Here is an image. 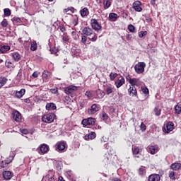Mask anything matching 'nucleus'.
<instances>
[{"instance_id": "obj_1", "label": "nucleus", "mask_w": 181, "mask_h": 181, "mask_svg": "<svg viewBox=\"0 0 181 181\" xmlns=\"http://www.w3.org/2000/svg\"><path fill=\"white\" fill-rule=\"evenodd\" d=\"M56 115H54V113H49L42 116V122H45L46 124H52V122L54 121Z\"/></svg>"}, {"instance_id": "obj_2", "label": "nucleus", "mask_w": 181, "mask_h": 181, "mask_svg": "<svg viewBox=\"0 0 181 181\" xmlns=\"http://www.w3.org/2000/svg\"><path fill=\"white\" fill-rule=\"evenodd\" d=\"M146 64L145 62H139L134 66V70L137 74H142L145 71Z\"/></svg>"}, {"instance_id": "obj_3", "label": "nucleus", "mask_w": 181, "mask_h": 181, "mask_svg": "<svg viewBox=\"0 0 181 181\" xmlns=\"http://www.w3.org/2000/svg\"><path fill=\"white\" fill-rule=\"evenodd\" d=\"M37 152H38L40 155H45V153H47V152H49V146L46 144H41L39 148H37Z\"/></svg>"}, {"instance_id": "obj_4", "label": "nucleus", "mask_w": 181, "mask_h": 181, "mask_svg": "<svg viewBox=\"0 0 181 181\" xmlns=\"http://www.w3.org/2000/svg\"><path fill=\"white\" fill-rule=\"evenodd\" d=\"M81 124L84 127L88 125H95V118L88 117L87 119H83L81 122Z\"/></svg>"}, {"instance_id": "obj_5", "label": "nucleus", "mask_w": 181, "mask_h": 181, "mask_svg": "<svg viewBox=\"0 0 181 181\" xmlns=\"http://www.w3.org/2000/svg\"><path fill=\"white\" fill-rule=\"evenodd\" d=\"M90 25L92 26V29H94V30H101L103 29V26L96 19H91Z\"/></svg>"}, {"instance_id": "obj_6", "label": "nucleus", "mask_w": 181, "mask_h": 181, "mask_svg": "<svg viewBox=\"0 0 181 181\" xmlns=\"http://www.w3.org/2000/svg\"><path fill=\"white\" fill-rule=\"evenodd\" d=\"M127 80L129 81V84H131V87H135V86H136V87H139V78L127 76Z\"/></svg>"}, {"instance_id": "obj_7", "label": "nucleus", "mask_w": 181, "mask_h": 181, "mask_svg": "<svg viewBox=\"0 0 181 181\" xmlns=\"http://www.w3.org/2000/svg\"><path fill=\"white\" fill-rule=\"evenodd\" d=\"M175 124L172 122H168L167 124H164L163 131L166 132V134H169V132H172L174 129Z\"/></svg>"}, {"instance_id": "obj_8", "label": "nucleus", "mask_w": 181, "mask_h": 181, "mask_svg": "<svg viewBox=\"0 0 181 181\" xmlns=\"http://www.w3.org/2000/svg\"><path fill=\"white\" fill-rule=\"evenodd\" d=\"M98 111H100V105L93 104L90 108L88 109V114L89 115H93L95 114V112H98Z\"/></svg>"}, {"instance_id": "obj_9", "label": "nucleus", "mask_w": 181, "mask_h": 181, "mask_svg": "<svg viewBox=\"0 0 181 181\" xmlns=\"http://www.w3.org/2000/svg\"><path fill=\"white\" fill-rule=\"evenodd\" d=\"M142 4L139 1H136L133 3L132 7L136 12H142V7H141Z\"/></svg>"}, {"instance_id": "obj_10", "label": "nucleus", "mask_w": 181, "mask_h": 181, "mask_svg": "<svg viewBox=\"0 0 181 181\" xmlns=\"http://www.w3.org/2000/svg\"><path fill=\"white\" fill-rule=\"evenodd\" d=\"M128 93L130 97H138V92L136 91V88H135V86H129Z\"/></svg>"}, {"instance_id": "obj_11", "label": "nucleus", "mask_w": 181, "mask_h": 181, "mask_svg": "<svg viewBox=\"0 0 181 181\" xmlns=\"http://www.w3.org/2000/svg\"><path fill=\"white\" fill-rule=\"evenodd\" d=\"M13 119L16 121V122H21L22 121V115L18 111L13 112Z\"/></svg>"}, {"instance_id": "obj_12", "label": "nucleus", "mask_w": 181, "mask_h": 181, "mask_svg": "<svg viewBox=\"0 0 181 181\" xmlns=\"http://www.w3.org/2000/svg\"><path fill=\"white\" fill-rule=\"evenodd\" d=\"M115 84L117 88H119V87H122L124 84H125V78L122 76L119 77L115 82Z\"/></svg>"}, {"instance_id": "obj_13", "label": "nucleus", "mask_w": 181, "mask_h": 181, "mask_svg": "<svg viewBox=\"0 0 181 181\" xmlns=\"http://www.w3.org/2000/svg\"><path fill=\"white\" fill-rule=\"evenodd\" d=\"M82 33L85 35V36H91V35L94 33V31H93V29L90 27H85L82 30Z\"/></svg>"}, {"instance_id": "obj_14", "label": "nucleus", "mask_w": 181, "mask_h": 181, "mask_svg": "<svg viewBox=\"0 0 181 181\" xmlns=\"http://www.w3.org/2000/svg\"><path fill=\"white\" fill-rule=\"evenodd\" d=\"M66 94H71L74 91H77V86H69L66 88H65L64 90Z\"/></svg>"}, {"instance_id": "obj_15", "label": "nucleus", "mask_w": 181, "mask_h": 181, "mask_svg": "<svg viewBox=\"0 0 181 181\" xmlns=\"http://www.w3.org/2000/svg\"><path fill=\"white\" fill-rule=\"evenodd\" d=\"M51 76H52V73H50L49 71L46 70L43 71L42 74L43 81L47 82L49 77H50Z\"/></svg>"}, {"instance_id": "obj_16", "label": "nucleus", "mask_w": 181, "mask_h": 181, "mask_svg": "<svg viewBox=\"0 0 181 181\" xmlns=\"http://www.w3.org/2000/svg\"><path fill=\"white\" fill-rule=\"evenodd\" d=\"M13 175L12 174V172L11 171H4L3 172V177L5 179V180H11L12 179V177Z\"/></svg>"}, {"instance_id": "obj_17", "label": "nucleus", "mask_w": 181, "mask_h": 181, "mask_svg": "<svg viewBox=\"0 0 181 181\" xmlns=\"http://www.w3.org/2000/svg\"><path fill=\"white\" fill-rule=\"evenodd\" d=\"M148 148L149 150V153H151V155H155V153L158 152V145L148 146Z\"/></svg>"}, {"instance_id": "obj_18", "label": "nucleus", "mask_w": 181, "mask_h": 181, "mask_svg": "<svg viewBox=\"0 0 181 181\" xmlns=\"http://www.w3.org/2000/svg\"><path fill=\"white\" fill-rule=\"evenodd\" d=\"M13 160V156H9L6 160L2 161L1 168H6Z\"/></svg>"}, {"instance_id": "obj_19", "label": "nucleus", "mask_w": 181, "mask_h": 181, "mask_svg": "<svg viewBox=\"0 0 181 181\" xmlns=\"http://www.w3.org/2000/svg\"><path fill=\"white\" fill-rule=\"evenodd\" d=\"M160 175L159 174H153L149 175L148 181H160Z\"/></svg>"}, {"instance_id": "obj_20", "label": "nucleus", "mask_w": 181, "mask_h": 181, "mask_svg": "<svg viewBox=\"0 0 181 181\" xmlns=\"http://www.w3.org/2000/svg\"><path fill=\"white\" fill-rule=\"evenodd\" d=\"M97 134L94 132H91L90 133L85 135V139L88 141L89 139H95Z\"/></svg>"}, {"instance_id": "obj_21", "label": "nucleus", "mask_w": 181, "mask_h": 181, "mask_svg": "<svg viewBox=\"0 0 181 181\" xmlns=\"http://www.w3.org/2000/svg\"><path fill=\"white\" fill-rule=\"evenodd\" d=\"M11 56H12L14 62H19V60H21V59H22V56L21 54H19V52H18L11 53Z\"/></svg>"}, {"instance_id": "obj_22", "label": "nucleus", "mask_w": 181, "mask_h": 181, "mask_svg": "<svg viewBox=\"0 0 181 181\" xmlns=\"http://www.w3.org/2000/svg\"><path fill=\"white\" fill-rule=\"evenodd\" d=\"M57 148L58 151H64V149H66V143H64V141L57 142Z\"/></svg>"}, {"instance_id": "obj_23", "label": "nucleus", "mask_w": 181, "mask_h": 181, "mask_svg": "<svg viewBox=\"0 0 181 181\" xmlns=\"http://www.w3.org/2000/svg\"><path fill=\"white\" fill-rule=\"evenodd\" d=\"M45 108L47 111H54L57 107L54 103H47Z\"/></svg>"}, {"instance_id": "obj_24", "label": "nucleus", "mask_w": 181, "mask_h": 181, "mask_svg": "<svg viewBox=\"0 0 181 181\" xmlns=\"http://www.w3.org/2000/svg\"><path fill=\"white\" fill-rule=\"evenodd\" d=\"M25 93H26V90L25 88H22L19 91L16 92V97L17 98H22V96L25 95Z\"/></svg>"}, {"instance_id": "obj_25", "label": "nucleus", "mask_w": 181, "mask_h": 181, "mask_svg": "<svg viewBox=\"0 0 181 181\" xmlns=\"http://www.w3.org/2000/svg\"><path fill=\"white\" fill-rule=\"evenodd\" d=\"M9 50H11V47L8 45H1L0 47V52H1L3 54L6 53V52H9Z\"/></svg>"}, {"instance_id": "obj_26", "label": "nucleus", "mask_w": 181, "mask_h": 181, "mask_svg": "<svg viewBox=\"0 0 181 181\" xmlns=\"http://www.w3.org/2000/svg\"><path fill=\"white\" fill-rule=\"evenodd\" d=\"M80 13L81 16H82V18H84L89 15L90 11H88V8H87V7H84L83 9L80 11Z\"/></svg>"}, {"instance_id": "obj_27", "label": "nucleus", "mask_w": 181, "mask_h": 181, "mask_svg": "<svg viewBox=\"0 0 181 181\" xmlns=\"http://www.w3.org/2000/svg\"><path fill=\"white\" fill-rule=\"evenodd\" d=\"M181 168V163H174L171 164L170 169L173 170H179Z\"/></svg>"}, {"instance_id": "obj_28", "label": "nucleus", "mask_w": 181, "mask_h": 181, "mask_svg": "<svg viewBox=\"0 0 181 181\" xmlns=\"http://www.w3.org/2000/svg\"><path fill=\"white\" fill-rule=\"evenodd\" d=\"M112 4V0H103V8L104 9H108Z\"/></svg>"}, {"instance_id": "obj_29", "label": "nucleus", "mask_w": 181, "mask_h": 181, "mask_svg": "<svg viewBox=\"0 0 181 181\" xmlns=\"http://www.w3.org/2000/svg\"><path fill=\"white\" fill-rule=\"evenodd\" d=\"M109 19L112 21V22H115V21L118 19V14L115 13H110L109 14Z\"/></svg>"}, {"instance_id": "obj_30", "label": "nucleus", "mask_w": 181, "mask_h": 181, "mask_svg": "<svg viewBox=\"0 0 181 181\" xmlns=\"http://www.w3.org/2000/svg\"><path fill=\"white\" fill-rule=\"evenodd\" d=\"M114 91V88L111 86H107L105 89V93L107 95H110V94H112Z\"/></svg>"}, {"instance_id": "obj_31", "label": "nucleus", "mask_w": 181, "mask_h": 181, "mask_svg": "<svg viewBox=\"0 0 181 181\" xmlns=\"http://www.w3.org/2000/svg\"><path fill=\"white\" fill-rule=\"evenodd\" d=\"M30 50L32 52H35V51L37 50V43H36V41H33L31 42Z\"/></svg>"}, {"instance_id": "obj_32", "label": "nucleus", "mask_w": 181, "mask_h": 181, "mask_svg": "<svg viewBox=\"0 0 181 181\" xmlns=\"http://www.w3.org/2000/svg\"><path fill=\"white\" fill-rule=\"evenodd\" d=\"M175 114H181V103H178L177 105H175Z\"/></svg>"}, {"instance_id": "obj_33", "label": "nucleus", "mask_w": 181, "mask_h": 181, "mask_svg": "<svg viewBox=\"0 0 181 181\" xmlns=\"http://www.w3.org/2000/svg\"><path fill=\"white\" fill-rule=\"evenodd\" d=\"M162 111V109H160V107H159V106L156 107L154 108V112H155V115L156 117H159L160 115V112Z\"/></svg>"}, {"instance_id": "obj_34", "label": "nucleus", "mask_w": 181, "mask_h": 181, "mask_svg": "<svg viewBox=\"0 0 181 181\" xmlns=\"http://www.w3.org/2000/svg\"><path fill=\"white\" fill-rule=\"evenodd\" d=\"M6 81H8V78L3 77L1 78L0 79V88H1V87H4V86H5V84H6Z\"/></svg>"}, {"instance_id": "obj_35", "label": "nucleus", "mask_w": 181, "mask_h": 181, "mask_svg": "<svg viewBox=\"0 0 181 181\" xmlns=\"http://www.w3.org/2000/svg\"><path fill=\"white\" fill-rule=\"evenodd\" d=\"M5 66L6 67H8V69H13V67H15V65L13 64V63L8 60L6 61Z\"/></svg>"}, {"instance_id": "obj_36", "label": "nucleus", "mask_w": 181, "mask_h": 181, "mask_svg": "<svg viewBox=\"0 0 181 181\" xmlns=\"http://www.w3.org/2000/svg\"><path fill=\"white\" fill-rule=\"evenodd\" d=\"M142 149L139 148L138 147H134L132 148V152L134 155H139V152H141Z\"/></svg>"}, {"instance_id": "obj_37", "label": "nucleus", "mask_w": 181, "mask_h": 181, "mask_svg": "<svg viewBox=\"0 0 181 181\" xmlns=\"http://www.w3.org/2000/svg\"><path fill=\"white\" fill-rule=\"evenodd\" d=\"M117 76H118V74L111 72L110 74V78L111 81H114L115 80Z\"/></svg>"}, {"instance_id": "obj_38", "label": "nucleus", "mask_w": 181, "mask_h": 181, "mask_svg": "<svg viewBox=\"0 0 181 181\" xmlns=\"http://www.w3.org/2000/svg\"><path fill=\"white\" fill-rule=\"evenodd\" d=\"M4 16H11V9L4 8Z\"/></svg>"}, {"instance_id": "obj_39", "label": "nucleus", "mask_w": 181, "mask_h": 181, "mask_svg": "<svg viewBox=\"0 0 181 181\" xmlns=\"http://www.w3.org/2000/svg\"><path fill=\"white\" fill-rule=\"evenodd\" d=\"M11 21L13 23H21V22H22L21 18H19L18 17H14L11 19Z\"/></svg>"}, {"instance_id": "obj_40", "label": "nucleus", "mask_w": 181, "mask_h": 181, "mask_svg": "<svg viewBox=\"0 0 181 181\" xmlns=\"http://www.w3.org/2000/svg\"><path fill=\"white\" fill-rule=\"evenodd\" d=\"M128 30L132 33H134V32H135V26H134L132 24H130L128 25Z\"/></svg>"}, {"instance_id": "obj_41", "label": "nucleus", "mask_w": 181, "mask_h": 181, "mask_svg": "<svg viewBox=\"0 0 181 181\" xmlns=\"http://www.w3.org/2000/svg\"><path fill=\"white\" fill-rule=\"evenodd\" d=\"M140 129L142 132H145L146 131V125L144 124V122H141Z\"/></svg>"}, {"instance_id": "obj_42", "label": "nucleus", "mask_w": 181, "mask_h": 181, "mask_svg": "<svg viewBox=\"0 0 181 181\" xmlns=\"http://www.w3.org/2000/svg\"><path fill=\"white\" fill-rule=\"evenodd\" d=\"M101 119H103V121H107V119H108V115L103 112L101 115Z\"/></svg>"}, {"instance_id": "obj_43", "label": "nucleus", "mask_w": 181, "mask_h": 181, "mask_svg": "<svg viewBox=\"0 0 181 181\" xmlns=\"http://www.w3.org/2000/svg\"><path fill=\"white\" fill-rule=\"evenodd\" d=\"M169 177L171 179V180H175V172L174 171H170L169 172Z\"/></svg>"}, {"instance_id": "obj_44", "label": "nucleus", "mask_w": 181, "mask_h": 181, "mask_svg": "<svg viewBox=\"0 0 181 181\" xmlns=\"http://www.w3.org/2000/svg\"><path fill=\"white\" fill-rule=\"evenodd\" d=\"M1 25L3 28H6L8 26V21L4 18L1 23Z\"/></svg>"}, {"instance_id": "obj_45", "label": "nucleus", "mask_w": 181, "mask_h": 181, "mask_svg": "<svg viewBox=\"0 0 181 181\" xmlns=\"http://www.w3.org/2000/svg\"><path fill=\"white\" fill-rule=\"evenodd\" d=\"M50 92L52 94H58L59 95V88H51Z\"/></svg>"}, {"instance_id": "obj_46", "label": "nucleus", "mask_w": 181, "mask_h": 181, "mask_svg": "<svg viewBox=\"0 0 181 181\" xmlns=\"http://www.w3.org/2000/svg\"><path fill=\"white\" fill-rule=\"evenodd\" d=\"M141 91L144 93V94H149V89L146 87H141Z\"/></svg>"}, {"instance_id": "obj_47", "label": "nucleus", "mask_w": 181, "mask_h": 181, "mask_svg": "<svg viewBox=\"0 0 181 181\" xmlns=\"http://www.w3.org/2000/svg\"><path fill=\"white\" fill-rule=\"evenodd\" d=\"M147 34H148V33L146 31H141L139 33V37H144V36H146Z\"/></svg>"}, {"instance_id": "obj_48", "label": "nucleus", "mask_w": 181, "mask_h": 181, "mask_svg": "<svg viewBox=\"0 0 181 181\" xmlns=\"http://www.w3.org/2000/svg\"><path fill=\"white\" fill-rule=\"evenodd\" d=\"M72 23L74 26H77V25H78V18L77 17L74 18Z\"/></svg>"}, {"instance_id": "obj_49", "label": "nucleus", "mask_w": 181, "mask_h": 181, "mask_svg": "<svg viewBox=\"0 0 181 181\" xmlns=\"http://www.w3.org/2000/svg\"><path fill=\"white\" fill-rule=\"evenodd\" d=\"M45 179H47V181H54V177L52 176H50V175H46Z\"/></svg>"}, {"instance_id": "obj_50", "label": "nucleus", "mask_w": 181, "mask_h": 181, "mask_svg": "<svg viewBox=\"0 0 181 181\" xmlns=\"http://www.w3.org/2000/svg\"><path fill=\"white\" fill-rule=\"evenodd\" d=\"M85 95H86L88 98H91L93 97V94L90 92V90H87L85 93Z\"/></svg>"}, {"instance_id": "obj_51", "label": "nucleus", "mask_w": 181, "mask_h": 181, "mask_svg": "<svg viewBox=\"0 0 181 181\" xmlns=\"http://www.w3.org/2000/svg\"><path fill=\"white\" fill-rule=\"evenodd\" d=\"M81 42L83 43V45H86L87 42V37L86 35H83L81 37Z\"/></svg>"}, {"instance_id": "obj_52", "label": "nucleus", "mask_w": 181, "mask_h": 181, "mask_svg": "<svg viewBox=\"0 0 181 181\" xmlns=\"http://www.w3.org/2000/svg\"><path fill=\"white\" fill-rule=\"evenodd\" d=\"M97 39H98L97 34H94L92 38H89V40H90L91 42H95Z\"/></svg>"}, {"instance_id": "obj_53", "label": "nucleus", "mask_w": 181, "mask_h": 181, "mask_svg": "<svg viewBox=\"0 0 181 181\" xmlns=\"http://www.w3.org/2000/svg\"><path fill=\"white\" fill-rule=\"evenodd\" d=\"M107 141H108V139H107V138L103 136L100 139V142L101 144H105V142H107Z\"/></svg>"}, {"instance_id": "obj_54", "label": "nucleus", "mask_w": 181, "mask_h": 181, "mask_svg": "<svg viewBox=\"0 0 181 181\" xmlns=\"http://www.w3.org/2000/svg\"><path fill=\"white\" fill-rule=\"evenodd\" d=\"M64 42H69L70 40V38L69 37V36L65 35L62 37Z\"/></svg>"}, {"instance_id": "obj_55", "label": "nucleus", "mask_w": 181, "mask_h": 181, "mask_svg": "<svg viewBox=\"0 0 181 181\" xmlns=\"http://www.w3.org/2000/svg\"><path fill=\"white\" fill-rule=\"evenodd\" d=\"M33 77H34V78H37V77H39V72L35 71V72L33 74Z\"/></svg>"}, {"instance_id": "obj_56", "label": "nucleus", "mask_w": 181, "mask_h": 181, "mask_svg": "<svg viewBox=\"0 0 181 181\" xmlns=\"http://www.w3.org/2000/svg\"><path fill=\"white\" fill-rule=\"evenodd\" d=\"M150 4L155 7L156 6V0H151Z\"/></svg>"}, {"instance_id": "obj_57", "label": "nucleus", "mask_w": 181, "mask_h": 181, "mask_svg": "<svg viewBox=\"0 0 181 181\" xmlns=\"http://www.w3.org/2000/svg\"><path fill=\"white\" fill-rule=\"evenodd\" d=\"M28 132H29L26 129H23L21 130V134H24V135H27V134H28Z\"/></svg>"}, {"instance_id": "obj_58", "label": "nucleus", "mask_w": 181, "mask_h": 181, "mask_svg": "<svg viewBox=\"0 0 181 181\" xmlns=\"http://www.w3.org/2000/svg\"><path fill=\"white\" fill-rule=\"evenodd\" d=\"M139 175H144V173H145L144 168H139Z\"/></svg>"}, {"instance_id": "obj_59", "label": "nucleus", "mask_w": 181, "mask_h": 181, "mask_svg": "<svg viewBox=\"0 0 181 181\" xmlns=\"http://www.w3.org/2000/svg\"><path fill=\"white\" fill-rule=\"evenodd\" d=\"M127 40H131V39H132V36H131V35H127Z\"/></svg>"}, {"instance_id": "obj_60", "label": "nucleus", "mask_w": 181, "mask_h": 181, "mask_svg": "<svg viewBox=\"0 0 181 181\" xmlns=\"http://www.w3.org/2000/svg\"><path fill=\"white\" fill-rule=\"evenodd\" d=\"M58 181H66V180H64V179L63 178V177L60 176V177H59V178H58Z\"/></svg>"}, {"instance_id": "obj_61", "label": "nucleus", "mask_w": 181, "mask_h": 181, "mask_svg": "<svg viewBox=\"0 0 181 181\" xmlns=\"http://www.w3.org/2000/svg\"><path fill=\"white\" fill-rule=\"evenodd\" d=\"M146 21H147V22H152V18L146 17Z\"/></svg>"}, {"instance_id": "obj_62", "label": "nucleus", "mask_w": 181, "mask_h": 181, "mask_svg": "<svg viewBox=\"0 0 181 181\" xmlns=\"http://www.w3.org/2000/svg\"><path fill=\"white\" fill-rule=\"evenodd\" d=\"M60 30H61V32H64L66 30V28H64V27H62L60 28Z\"/></svg>"}, {"instance_id": "obj_63", "label": "nucleus", "mask_w": 181, "mask_h": 181, "mask_svg": "<svg viewBox=\"0 0 181 181\" xmlns=\"http://www.w3.org/2000/svg\"><path fill=\"white\" fill-rule=\"evenodd\" d=\"M69 11H70L69 8H65V9L64 10V11L65 12V13H67L69 12Z\"/></svg>"}, {"instance_id": "obj_64", "label": "nucleus", "mask_w": 181, "mask_h": 181, "mask_svg": "<svg viewBox=\"0 0 181 181\" xmlns=\"http://www.w3.org/2000/svg\"><path fill=\"white\" fill-rule=\"evenodd\" d=\"M69 11H70L71 12H74V7H71L70 9H69Z\"/></svg>"}]
</instances>
